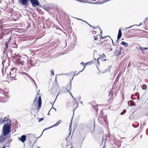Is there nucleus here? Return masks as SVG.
<instances>
[{"label": "nucleus", "instance_id": "1", "mask_svg": "<svg viewBox=\"0 0 148 148\" xmlns=\"http://www.w3.org/2000/svg\"><path fill=\"white\" fill-rule=\"evenodd\" d=\"M13 58L16 60L15 64L16 65L19 66L20 64L23 65L25 59L24 58H21V56L19 54H15Z\"/></svg>", "mask_w": 148, "mask_h": 148}, {"label": "nucleus", "instance_id": "28", "mask_svg": "<svg viewBox=\"0 0 148 148\" xmlns=\"http://www.w3.org/2000/svg\"><path fill=\"white\" fill-rule=\"evenodd\" d=\"M148 20V16L146 18H145V22L144 23H145V22L147 20Z\"/></svg>", "mask_w": 148, "mask_h": 148}, {"label": "nucleus", "instance_id": "31", "mask_svg": "<svg viewBox=\"0 0 148 148\" xmlns=\"http://www.w3.org/2000/svg\"><path fill=\"white\" fill-rule=\"evenodd\" d=\"M69 89H68L67 88H66V90H67V92H68L69 94L71 93L69 91V90H68Z\"/></svg>", "mask_w": 148, "mask_h": 148}, {"label": "nucleus", "instance_id": "12", "mask_svg": "<svg viewBox=\"0 0 148 148\" xmlns=\"http://www.w3.org/2000/svg\"><path fill=\"white\" fill-rule=\"evenodd\" d=\"M61 122V120H59L55 124L51 126V127H49V128H51L53 127H56L58 126Z\"/></svg>", "mask_w": 148, "mask_h": 148}, {"label": "nucleus", "instance_id": "35", "mask_svg": "<svg viewBox=\"0 0 148 148\" xmlns=\"http://www.w3.org/2000/svg\"><path fill=\"white\" fill-rule=\"evenodd\" d=\"M58 94H59V93L58 94V95H57V97H56V99H55V101H54V102H53V103H54V102H55V101H56V99H57V97H58Z\"/></svg>", "mask_w": 148, "mask_h": 148}, {"label": "nucleus", "instance_id": "11", "mask_svg": "<svg viewBox=\"0 0 148 148\" xmlns=\"http://www.w3.org/2000/svg\"><path fill=\"white\" fill-rule=\"evenodd\" d=\"M4 136H2L1 135L0 136V140L1 142H3L5 141V140H7V139H8L9 138L7 137L8 138H6L4 137Z\"/></svg>", "mask_w": 148, "mask_h": 148}, {"label": "nucleus", "instance_id": "13", "mask_svg": "<svg viewBox=\"0 0 148 148\" xmlns=\"http://www.w3.org/2000/svg\"><path fill=\"white\" fill-rule=\"evenodd\" d=\"M7 121V123H8V122H9V123L10 124L11 123V121L10 119L8 118H7L5 117L3 121V123L5 121Z\"/></svg>", "mask_w": 148, "mask_h": 148}, {"label": "nucleus", "instance_id": "38", "mask_svg": "<svg viewBox=\"0 0 148 148\" xmlns=\"http://www.w3.org/2000/svg\"><path fill=\"white\" fill-rule=\"evenodd\" d=\"M138 125L137 126H134V125H133V127H135V128H136V127H138Z\"/></svg>", "mask_w": 148, "mask_h": 148}, {"label": "nucleus", "instance_id": "17", "mask_svg": "<svg viewBox=\"0 0 148 148\" xmlns=\"http://www.w3.org/2000/svg\"><path fill=\"white\" fill-rule=\"evenodd\" d=\"M24 73L26 75L29 77L28 78L30 79L31 80L34 81V82L35 83V82L34 81V80L29 75H28L27 74V73Z\"/></svg>", "mask_w": 148, "mask_h": 148}, {"label": "nucleus", "instance_id": "30", "mask_svg": "<svg viewBox=\"0 0 148 148\" xmlns=\"http://www.w3.org/2000/svg\"><path fill=\"white\" fill-rule=\"evenodd\" d=\"M96 33V31H92V33L94 34H95Z\"/></svg>", "mask_w": 148, "mask_h": 148}, {"label": "nucleus", "instance_id": "23", "mask_svg": "<svg viewBox=\"0 0 148 148\" xmlns=\"http://www.w3.org/2000/svg\"><path fill=\"white\" fill-rule=\"evenodd\" d=\"M16 69L15 68H12L11 69V71H13V73H14V72H15L16 71Z\"/></svg>", "mask_w": 148, "mask_h": 148}, {"label": "nucleus", "instance_id": "44", "mask_svg": "<svg viewBox=\"0 0 148 148\" xmlns=\"http://www.w3.org/2000/svg\"><path fill=\"white\" fill-rule=\"evenodd\" d=\"M80 103L82 105H83V103L82 101H80Z\"/></svg>", "mask_w": 148, "mask_h": 148}, {"label": "nucleus", "instance_id": "36", "mask_svg": "<svg viewBox=\"0 0 148 148\" xmlns=\"http://www.w3.org/2000/svg\"><path fill=\"white\" fill-rule=\"evenodd\" d=\"M87 24H88V25L90 26V27H92V26L91 25L89 24L88 23H87Z\"/></svg>", "mask_w": 148, "mask_h": 148}, {"label": "nucleus", "instance_id": "45", "mask_svg": "<svg viewBox=\"0 0 148 148\" xmlns=\"http://www.w3.org/2000/svg\"><path fill=\"white\" fill-rule=\"evenodd\" d=\"M102 55H103V56H104V57H105V54H104V53H103V54H102Z\"/></svg>", "mask_w": 148, "mask_h": 148}, {"label": "nucleus", "instance_id": "32", "mask_svg": "<svg viewBox=\"0 0 148 148\" xmlns=\"http://www.w3.org/2000/svg\"><path fill=\"white\" fill-rule=\"evenodd\" d=\"M126 112V110H124L123 111V113H125Z\"/></svg>", "mask_w": 148, "mask_h": 148}, {"label": "nucleus", "instance_id": "43", "mask_svg": "<svg viewBox=\"0 0 148 148\" xmlns=\"http://www.w3.org/2000/svg\"><path fill=\"white\" fill-rule=\"evenodd\" d=\"M50 110H51L49 111L48 113L47 114L48 115H49L50 114H49V111H50Z\"/></svg>", "mask_w": 148, "mask_h": 148}, {"label": "nucleus", "instance_id": "10", "mask_svg": "<svg viewBox=\"0 0 148 148\" xmlns=\"http://www.w3.org/2000/svg\"><path fill=\"white\" fill-rule=\"evenodd\" d=\"M122 32L121 29H119L118 32V35L117 36V39L118 40H119L122 36Z\"/></svg>", "mask_w": 148, "mask_h": 148}, {"label": "nucleus", "instance_id": "55", "mask_svg": "<svg viewBox=\"0 0 148 148\" xmlns=\"http://www.w3.org/2000/svg\"><path fill=\"white\" fill-rule=\"evenodd\" d=\"M71 127V125H70V126H69V129Z\"/></svg>", "mask_w": 148, "mask_h": 148}, {"label": "nucleus", "instance_id": "54", "mask_svg": "<svg viewBox=\"0 0 148 148\" xmlns=\"http://www.w3.org/2000/svg\"><path fill=\"white\" fill-rule=\"evenodd\" d=\"M112 43H113V44H114V43H113V40H112Z\"/></svg>", "mask_w": 148, "mask_h": 148}, {"label": "nucleus", "instance_id": "6", "mask_svg": "<svg viewBox=\"0 0 148 148\" xmlns=\"http://www.w3.org/2000/svg\"><path fill=\"white\" fill-rule=\"evenodd\" d=\"M18 139L21 140L22 142H24L26 139V136L25 135H23L20 138L18 137Z\"/></svg>", "mask_w": 148, "mask_h": 148}, {"label": "nucleus", "instance_id": "7", "mask_svg": "<svg viewBox=\"0 0 148 148\" xmlns=\"http://www.w3.org/2000/svg\"><path fill=\"white\" fill-rule=\"evenodd\" d=\"M38 109H39L41 106L42 105V100L41 96H39L38 98Z\"/></svg>", "mask_w": 148, "mask_h": 148}, {"label": "nucleus", "instance_id": "49", "mask_svg": "<svg viewBox=\"0 0 148 148\" xmlns=\"http://www.w3.org/2000/svg\"><path fill=\"white\" fill-rule=\"evenodd\" d=\"M49 128H46L45 130H47V129H49Z\"/></svg>", "mask_w": 148, "mask_h": 148}, {"label": "nucleus", "instance_id": "57", "mask_svg": "<svg viewBox=\"0 0 148 148\" xmlns=\"http://www.w3.org/2000/svg\"><path fill=\"white\" fill-rule=\"evenodd\" d=\"M104 60L106 61V60Z\"/></svg>", "mask_w": 148, "mask_h": 148}, {"label": "nucleus", "instance_id": "3", "mask_svg": "<svg viewBox=\"0 0 148 148\" xmlns=\"http://www.w3.org/2000/svg\"><path fill=\"white\" fill-rule=\"evenodd\" d=\"M27 62L32 66H36L37 61L34 60V58H31L29 60L27 61Z\"/></svg>", "mask_w": 148, "mask_h": 148}, {"label": "nucleus", "instance_id": "22", "mask_svg": "<svg viewBox=\"0 0 148 148\" xmlns=\"http://www.w3.org/2000/svg\"><path fill=\"white\" fill-rule=\"evenodd\" d=\"M99 36V35H97L96 36H94V38L95 40L97 41L98 39V37Z\"/></svg>", "mask_w": 148, "mask_h": 148}, {"label": "nucleus", "instance_id": "39", "mask_svg": "<svg viewBox=\"0 0 148 148\" xmlns=\"http://www.w3.org/2000/svg\"><path fill=\"white\" fill-rule=\"evenodd\" d=\"M80 99H81V97H79L78 99L79 101H80Z\"/></svg>", "mask_w": 148, "mask_h": 148}, {"label": "nucleus", "instance_id": "40", "mask_svg": "<svg viewBox=\"0 0 148 148\" xmlns=\"http://www.w3.org/2000/svg\"><path fill=\"white\" fill-rule=\"evenodd\" d=\"M75 103H76V104H77V106L78 105V104H79V103H77L76 102V101H75Z\"/></svg>", "mask_w": 148, "mask_h": 148}, {"label": "nucleus", "instance_id": "16", "mask_svg": "<svg viewBox=\"0 0 148 148\" xmlns=\"http://www.w3.org/2000/svg\"><path fill=\"white\" fill-rule=\"evenodd\" d=\"M121 44L126 47H128V44L125 42L122 41L121 43Z\"/></svg>", "mask_w": 148, "mask_h": 148}, {"label": "nucleus", "instance_id": "26", "mask_svg": "<svg viewBox=\"0 0 148 148\" xmlns=\"http://www.w3.org/2000/svg\"><path fill=\"white\" fill-rule=\"evenodd\" d=\"M39 119V121H38V122H40L41 121H43L44 119V118H41L40 119Z\"/></svg>", "mask_w": 148, "mask_h": 148}, {"label": "nucleus", "instance_id": "48", "mask_svg": "<svg viewBox=\"0 0 148 148\" xmlns=\"http://www.w3.org/2000/svg\"><path fill=\"white\" fill-rule=\"evenodd\" d=\"M84 21V22H85L86 23H88L87 22H86V21Z\"/></svg>", "mask_w": 148, "mask_h": 148}, {"label": "nucleus", "instance_id": "2", "mask_svg": "<svg viewBox=\"0 0 148 148\" xmlns=\"http://www.w3.org/2000/svg\"><path fill=\"white\" fill-rule=\"evenodd\" d=\"M10 125L9 124H6L4 125L2 128V132L4 136H6L10 132Z\"/></svg>", "mask_w": 148, "mask_h": 148}, {"label": "nucleus", "instance_id": "5", "mask_svg": "<svg viewBox=\"0 0 148 148\" xmlns=\"http://www.w3.org/2000/svg\"><path fill=\"white\" fill-rule=\"evenodd\" d=\"M83 64V66H84V67H83V69H82V70L81 71H79V73H77V74L76 75H75V74H73V73H74L73 72V71H72V72H71L69 74V75H72V78L71 79V80H72L73 78L74 77V76L75 75H77L78 74L80 73V72H82V71H83L84 69L86 68V65L84 63H83V62H81V64Z\"/></svg>", "mask_w": 148, "mask_h": 148}, {"label": "nucleus", "instance_id": "33", "mask_svg": "<svg viewBox=\"0 0 148 148\" xmlns=\"http://www.w3.org/2000/svg\"><path fill=\"white\" fill-rule=\"evenodd\" d=\"M52 108H53L54 110H55V111H56V110L55 108H53V107H52L51 108V109Z\"/></svg>", "mask_w": 148, "mask_h": 148}, {"label": "nucleus", "instance_id": "34", "mask_svg": "<svg viewBox=\"0 0 148 148\" xmlns=\"http://www.w3.org/2000/svg\"><path fill=\"white\" fill-rule=\"evenodd\" d=\"M99 29H100V30H101V35H102V31L101 30V29H100V28L99 27Z\"/></svg>", "mask_w": 148, "mask_h": 148}, {"label": "nucleus", "instance_id": "20", "mask_svg": "<svg viewBox=\"0 0 148 148\" xmlns=\"http://www.w3.org/2000/svg\"><path fill=\"white\" fill-rule=\"evenodd\" d=\"M71 82L70 84H68L67 86V88L68 89H71Z\"/></svg>", "mask_w": 148, "mask_h": 148}, {"label": "nucleus", "instance_id": "42", "mask_svg": "<svg viewBox=\"0 0 148 148\" xmlns=\"http://www.w3.org/2000/svg\"><path fill=\"white\" fill-rule=\"evenodd\" d=\"M10 40H11V38H10V39H9V40H8V42H9V41H10Z\"/></svg>", "mask_w": 148, "mask_h": 148}, {"label": "nucleus", "instance_id": "21", "mask_svg": "<svg viewBox=\"0 0 148 148\" xmlns=\"http://www.w3.org/2000/svg\"><path fill=\"white\" fill-rule=\"evenodd\" d=\"M148 48H146V47H145V48H144V47H143V48H142V47H140V50L141 51H143V50H146ZM138 50H139V49H138Z\"/></svg>", "mask_w": 148, "mask_h": 148}, {"label": "nucleus", "instance_id": "41", "mask_svg": "<svg viewBox=\"0 0 148 148\" xmlns=\"http://www.w3.org/2000/svg\"><path fill=\"white\" fill-rule=\"evenodd\" d=\"M124 114V113H123V112H121V115H123V114Z\"/></svg>", "mask_w": 148, "mask_h": 148}, {"label": "nucleus", "instance_id": "29", "mask_svg": "<svg viewBox=\"0 0 148 148\" xmlns=\"http://www.w3.org/2000/svg\"><path fill=\"white\" fill-rule=\"evenodd\" d=\"M119 40H118V39H117V40H116V44H118V42H119Z\"/></svg>", "mask_w": 148, "mask_h": 148}, {"label": "nucleus", "instance_id": "46", "mask_svg": "<svg viewBox=\"0 0 148 148\" xmlns=\"http://www.w3.org/2000/svg\"><path fill=\"white\" fill-rule=\"evenodd\" d=\"M93 27V29H96V27Z\"/></svg>", "mask_w": 148, "mask_h": 148}, {"label": "nucleus", "instance_id": "18", "mask_svg": "<svg viewBox=\"0 0 148 148\" xmlns=\"http://www.w3.org/2000/svg\"><path fill=\"white\" fill-rule=\"evenodd\" d=\"M142 25V23H141L139 25H136V26H140V25ZM133 26H134V25L131 26H130V27H126L125 28V30H127L128 29H129V28H130L132 27Z\"/></svg>", "mask_w": 148, "mask_h": 148}, {"label": "nucleus", "instance_id": "19", "mask_svg": "<svg viewBox=\"0 0 148 148\" xmlns=\"http://www.w3.org/2000/svg\"><path fill=\"white\" fill-rule=\"evenodd\" d=\"M147 88V86L145 84H143L142 86V88L143 90H145Z\"/></svg>", "mask_w": 148, "mask_h": 148}, {"label": "nucleus", "instance_id": "25", "mask_svg": "<svg viewBox=\"0 0 148 148\" xmlns=\"http://www.w3.org/2000/svg\"><path fill=\"white\" fill-rule=\"evenodd\" d=\"M70 94L71 95V97H72V98L74 99V100L75 101H76V99H75V98L72 95L71 93Z\"/></svg>", "mask_w": 148, "mask_h": 148}, {"label": "nucleus", "instance_id": "14", "mask_svg": "<svg viewBox=\"0 0 148 148\" xmlns=\"http://www.w3.org/2000/svg\"><path fill=\"white\" fill-rule=\"evenodd\" d=\"M9 74L10 77L12 78H14L16 76V74L14 73H13L11 74V73L10 72Z\"/></svg>", "mask_w": 148, "mask_h": 148}, {"label": "nucleus", "instance_id": "27", "mask_svg": "<svg viewBox=\"0 0 148 148\" xmlns=\"http://www.w3.org/2000/svg\"><path fill=\"white\" fill-rule=\"evenodd\" d=\"M51 73L52 75H54V73L53 70H52L51 71Z\"/></svg>", "mask_w": 148, "mask_h": 148}, {"label": "nucleus", "instance_id": "53", "mask_svg": "<svg viewBox=\"0 0 148 148\" xmlns=\"http://www.w3.org/2000/svg\"><path fill=\"white\" fill-rule=\"evenodd\" d=\"M101 38H102V39H103V37H102V36H101Z\"/></svg>", "mask_w": 148, "mask_h": 148}, {"label": "nucleus", "instance_id": "50", "mask_svg": "<svg viewBox=\"0 0 148 148\" xmlns=\"http://www.w3.org/2000/svg\"><path fill=\"white\" fill-rule=\"evenodd\" d=\"M99 58H98V62L99 64V62L98 61V60H99Z\"/></svg>", "mask_w": 148, "mask_h": 148}, {"label": "nucleus", "instance_id": "52", "mask_svg": "<svg viewBox=\"0 0 148 148\" xmlns=\"http://www.w3.org/2000/svg\"><path fill=\"white\" fill-rule=\"evenodd\" d=\"M110 51H112V49L111 48H110Z\"/></svg>", "mask_w": 148, "mask_h": 148}, {"label": "nucleus", "instance_id": "51", "mask_svg": "<svg viewBox=\"0 0 148 148\" xmlns=\"http://www.w3.org/2000/svg\"><path fill=\"white\" fill-rule=\"evenodd\" d=\"M51 104H52V107H53V104L51 102Z\"/></svg>", "mask_w": 148, "mask_h": 148}, {"label": "nucleus", "instance_id": "8", "mask_svg": "<svg viewBox=\"0 0 148 148\" xmlns=\"http://www.w3.org/2000/svg\"><path fill=\"white\" fill-rule=\"evenodd\" d=\"M20 3L23 5H26L27 3V0H18Z\"/></svg>", "mask_w": 148, "mask_h": 148}, {"label": "nucleus", "instance_id": "9", "mask_svg": "<svg viewBox=\"0 0 148 148\" xmlns=\"http://www.w3.org/2000/svg\"><path fill=\"white\" fill-rule=\"evenodd\" d=\"M39 94L37 93V95L36 96L35 98L33 101V105H34V106L36 105L37 103L38 95L39 96Z\"/></svg>", "mask_w": 148, "mask_h": 148}, {"label": "nucleus", "instance_id": "37", "mask_svg": "<svg viewBox=\"0 0 148 148\" xmlns=\"http://www.w3.org/2000/svg\"><path fill=\"white\" fill-rule=\"evenodd\" d=\"M77 19L79 20H80V21H83V20H82V19H79V18H77Z\"/></svg>", "mask_w": 148, "mask_h": 148}, {"label": "nucleus", "instance_id": "4", "mask_svg": "<svg viewBox=\"0 0 148 148\" xmlns=\"http://www.w3.org/2000/svg\"><path fill=\"white\" fill-rule=\"evenodd\" d=\"M30 2L33 7L39 6V3L38 0H30Z\"/></svg>", "mask_w": 148, "mask_h": 148}, {"label": "nucleus", "instance_id": "15", "mask_svg": "<svg viewBox=\"0 0 148 148\" xmlns=\"http://www.w3.org/2000/svg\"><path fill=\"white\" fill-rule=\"evenodd\" d=\"M133 101H129L128 102V104L129 106H133Z\"/></svg>", "mask_w": 148, "mask_h": 148}, {"label": "nucleus", "instance_id": "47", "mask_svg": "<svg viewBox=\"0 0 148 148\" xmlns=\"http://www.w3.org/2000/svg\"><path fill=\"white\" fill-rule=\"evenodd\" d=\"M121 52H120V51H119V55H120V54H121Z\"/></svg>", "mask_w": 148, "mask_h": 148}, {"label": "nucleus", "instance_id": "56", "mask_svg": "<svg viewBox=\"0 0 148 148\" xmlns=\"http://www.w3.org/2000/svg\"><path fill=\"white\" fill-rule=\"evenodd\" d=\"M147 115L148 116V112L147 113Z\"/></svg>", "mask_w": 148, "mask_h": 148}, {"label": "nucleus", "instance_id": "24", "mask_svg": "<svg viewBox=\"0 0 148 148\" xmlns=\"http://www.w3.org/2000/svg\"><path fill=\"white\" fill-rule=\"evenodd\" d=\"M5 45H6V47L4 48L5 51L7 50V49L8 48V45L7 43H6Z\"/></svg>", "mask_w": 148, "mask_h": 148}]
</instances>
